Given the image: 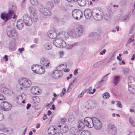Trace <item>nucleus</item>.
<instances>
[{
    "mask_svg": "<svg viewBox=\"0 0 135 135\" xmlns=\"http://www.w3.org/2000/svg\"><path fill=\"white\" fill-rule=\"evenodd\" d=\"M114 55H112L111 57L109 58L108 61H107V62L108 63L110 62H111L113 59V57Z\"/></svg>",
    "mask_w": 135,
    "mask_h": 135,
    "instance_id": "de8ad7c7",
    "label": "nucleus"
},
{
    "mask_svg": "<svg viewBox=\"0 0 135 135\" xmlns=\"http://www.w3.org/2000/svg\"><path fill=\"white\" fill-rule=\"evenodd\" d=\"M116 102L117 103L116 104L117 106L118 107L122 108V106L120 102L119 101H117Z\"/></svg>",
    "mask_w": 135,
    "mask_h": 135,
    "instance_id": "c03bdc74",
    "label": "nucleus"
},
{
    "mask_svg": "<svg viewBox=\"0 0 135 135\" xmlns=\"http://www.w3.org/2000/svg\"><path fill=\"white\" fill-rule=\"evenodd\" d=\"M40 63L42 65L45 66H48L50 62L46 58L42 57L41 59Z\"/></svg>",
    "mask_w": 135,
    "mask_h": 135,
    "instance_id": "a211bd4d",
    "label": "nucleus"
},
{
    "mask_svg": "<svg viewBox=\"0 0 135 135\" xmlns=\"http://www.w3.org/2000/svg\"><path fill=\"white\" fill-rule=\"evenodd\" d=\"M108 129L113 133H115L116 131V127L114 125L110 124L108 126Z\"/></svg>",
    "mask_w": 135,
    "mask_h": 135,
    "instance_id": "b1692460",
    "label": "nucleus"
},
{
    "mask_svg": "<svg viewBox=\"0 0 135 135\" xmlns=\"http://www.w3.org/2000/svg\"><path fill=\"white\" fill-rule=\"evenodd\" d=\"M7 34L9 37H12L14 40H16L18 38L17 34L14 28H12L10 30L8 29L7 31Z\"/></svg>",
    "mask_w": 135,
    "mask_h": 135,
    "instance_id": "1a4fd4ad",
    "label": "nucleus"
},
{
    "mask_svg": "<svg viewBox=\"0 0 135 135\" xmlns=\"http://www.w3.org/2000/svg\"><path fill=\"white\" fill-rule=\"evenodd\" d=\"M53 74H54V76L55 78H58L61 77L62 76V73L60 71H59L58 70H55L54 71Z\"/></svg>",
    "mask_w": 135,
    "mask_h": 135,
    "instance_id": "393cba45",
    "label": "nucleus"
},
{
    "mask_svg": "<svg viewBox=\"0 0 135 135\" xmlns=\"http://www.w3.org/2000/svg\"><path fill=\"white\" fill-rule=\"evenodd\" d=\"M19 85L25 88L30 87L31 84L30 80L27 78H24L20 79L18 81Z\"/></svg>",
    "mask_w": 135,
    "mask_h": 135,
    "instance_id": "39448f33",
    "label": "nucleus"
},
{
    "mask_svg": "<svg viewBox=\"0 0 135 135\" xmlns=\"http://www.w3.org/2000/svg\"><path fill=\"white\" fill-rule=\"evenodd\" d=\"M66 119L65 118H62L61 119V121L63 123H64L66 122Z\"/></svg>",
    "mask_w": 135,
    "mask_h": 135,
    "instance_id": "338daca9",
    "label": "nucleus"
},
{
    "mask_svg": "<svg viewBox=\"0 0 135 135\" xmlns=\"http://www.w3.org/2000/svg\"><path fill=\"white\" fill-rule=\"evenodd\" d=\"M76 79L75 78L73 80V81L71 82V83L70 84V86H72L73 84L74 83H75L76 82Z\"/></svg>",
    "mask_w": 135,
    "mask_h": 135,
    "instance_id": "13d9d810",
    "label": "nucleus"
},
{
    "mask_svg": "<svg viewBox=\"0 0 135 135\" xmlns=\"http://www.w3.org/2000/svg\"><path fill=\"white\" fill-rule=\"evenodd\" d=\"M86 0H78V3L79 6H85L86 3Z\"/></svg>",
    "mask_w": 135,
    "mask_h": 135,
    "instance_id": "2f4dec72",
    "label": "nucleus"
},
{
    "mask_svg": "<svg viewBox=\"0 0 135 135\" xmlns=\"http://www.w3.org/2000/svg\"><path fill=\"white\" fill-rule=\"evenodd\" d=\"M57 128L58 130L63 133H66L69 130L68 126L65 124L57 125Z\"/></svg>",
    "mask_w": 135,
    "mask_h": 135,
    "instance_id": "dca6fc26",
    "label": "nucleus"
},
{
    "mask_svg": "<svg viewBox=\"0 0 135 135\" xmlns=\"http://www.w3.org/2000/svg\"><path fill=\"white\" fill-rule=\"evenodd\" d=\"M99 62H97L95 63L93 65V67L94 68H97L99 65Z\"/></svg>",
    "mask_w": 135,
    "mask_h": 135,
    "instance_id": "49530a36",
    "label": "nucleus"
},
{
    "mask_svg": "<svg viewBox=\"0 0 135 135\" xmlns=\"http://www.w3.org/2000/svg\"><path fill=\"white\" fill-rule=\"evenodd\" d=\"M1 91L2 93L7 95H11L13 93L12 91L5 87L2 88L1 89Z\"/></svg>",
    "mask_w": 135,
    "mask_h": 135,
    "instance_id": "6ab92c4d",
    "label": "nucleus"
},
{
    "mask_svg": "<svg viewBox=\"0 0 135 135\" xmlns=\"http://www.w3.org/2000/svg\"><path fill=\"white\" fill-rule=\"evenodd\" d=\"M31 4L34 6H36L38 4V1L37 0H30Z\"/></svg>",
    "mask_w": 135,
    "mask_h": 135,
    "instance_id": "ea45409f",
    "label": "nucleus"
},
{
    "mask_svg": "<svg viewBox=\"0 0 135 135\" xmlns=\"http://www.w3.org/2000/svg\"><path fill=\"white\" fill-rule=\"evenodd\" d=\"M101 33V31L99 32V33L97 32H92L89 35V36H99L100 33Z\"/></svg>",
    "mask_w": 135,
    "mask_h": 135,
    "instance_id": "4c0bfd02",
    "label": "nucleus"
},
{
    "mask_svg": "<svg viewBox=\"0 0 135 135\" xmlns=\"http://www.w3.org/2000/svg\"><path fill=\"white\" fill-rule=\"evenodd\" d=\"M103 12L97 9H94L92 12V15L93 18L97 21L101 20L103 18Z\"/></svg>",
    "mask_w": 135,
    "mask_h": 135,
    "instance_id": "423d86ee",
    "label": "nucleus"
},
{
    "mask_svg": "<svg viewBox=\"0 0 135 135\" xmlns=\"http://www.w3.org/2000/svg\"><path fill=\"white\" fill-rule=\"evenodd\" d=\"M54 4L52 2H47L45 3V6L47 8L51 9L54 7Z\"/></svg>",
    "mask_w": 135,
    "mask_h": 135,
    "instance_id": "bb28decb",
    "label": "nucleus"
},
{
    "mask_svg": "<svg viewBox=\"0 0 135 135\" xmlns=\"http://www.w3.org/2000/svg\"><path fill=\"white\" fill-rule=\"evenodd\" d=\"M44 47L46 50H50L52 48L51 44L49 43H45L44 45Z\"/></svg>",
    "mask_w": 135,
    "mask_h": 135,
    "instance_id": "473e14b6",
    "label": "nucleus"
},
{
    "mask_svg": "<svg viewBox=\"0 0 135 135\" xmlns=\"http://www.w3.org/2000/svg\"><path fill=\"white\" fill-rule=\"evenodd\" d=\"M31 93L33 94H36L39 93L38 91L37 87L36 86H34L32 87L31 88Z\"/></svg>",
    "mask_w": 135,
    "mask_h": 135,
    "instance_id": "5701e85b",
    "label": "nucleus"
},
{
    "mask_svg": "<svg viewBox=\"0 0 135 135\" xmlns=\"http://www.w3.org/2000/svg\"><path fill=\"white\" fill-rule=\"evenodd\" d=\"M73 76V75L72 74H71L70 75L69 77H67L66 78V79L67 80H69L71 79Z\"/></svg>",
    "mask_w": 135,
    "mask_h": 135,
    "instance_id": "680f3d73",
    "label": "nucleus"
},
{
    "mask_svg": "<svg viewBox=\"0 0 135 135\" xmlns=\"http://www.w3.org/2000/svg\"><path fill=\"white\" fill-rule=\"evenodd\" d=\"M4 118V116L3 114L1 112L0 110V121L2 120Z\"/></svg>",
    "mask_w": 135,
    "mask_h": 135,
    "instance_id": "09e8293b",
    "label": "nucleus"
},
{
    "mask_svg": "<svg viewBox=\"0 0 135 135\" xmlns=\"http://www.w3.org/2000/svg\"><path fill=\"white\" fill-rule=\"evenodd\" d=\"M78 128L79 130V131L82 130L84 127L85 126L84 124L83 123V122L81 121H80L78 122Z\"/></svg>",
    "mask_w": 135,
    "mask_h": 135,
    "instance_id": "c756f323",
    "label": "nucleus"
},
{
    "mask_svg": "<svg viewBox=\"0 0 135 135\" xmlns=\"http://www.w3.org/2000/svg\"><path fill=\"white\" fill-rule=\"evenodd\" d=\"M72 16L74 19L78 20L82 18L83 14L80 10L76 9L72 11Z\"/></svg>",
    "mask_w": 135,
    "mask_h": 135,
    "instance_id": "6e6552de",
    "label": "nucleus"
},
{
    "mask_svg": "<svg viewBox=\"0 0 135 135\" xmlns=\"http://www.w3.org/2000/svg\"><path fill=\"white\" fill-rule=\"evenodd\" d=\"M24 25V22L22 20H19L17 21L16 27L19 30H22Z\"/></svg>",
    "mask_w": 135,
    "mask_h": 135,
    "instance_id": "aec40b11",
    "label": "nucleus"
},
{
    "mask_svg": "<svg viewBox=\"0 0 135 135\" xmlns=\"http://www.w3.org/2000/svg\"><path fill=\"white\" fill-rule=\"evenodd\" d=\"M47 115L46 114H44V116L42 117V119L43 120H45L46 119H47Z\"/></svg>",
    "mask_w": 135,
    "mask_h": 135,
    "instance_id": "e2e57ef3",
    "label": "nucleus"
},
{
    "mask_svg": "<svg viewBox=\"0 0 135 135\" xmlns=\"http://www.w3.org/2000/svg\"><path fill=\"white\" fill-rule=\"evenodd\" d=\"M48 36L51 38H56L58 35L56 32H49L48 34Z\"/></svg>",
    "mask_w": 135,
    "mask_h": 135,
    "instance_id": "cd10ccee",
    "label": "nucleus"
},
{
    "mask_svg": "<svg viewBox=\"0 0 135 135\" xmlns=\"http://www.w3.org/2000/svg\"><path fill=\"white\" fill-rule=\"evenodd\" d=\"M128 90L131 93H135V79L132 76L128 78Z\"/></svg>",
    "mask_w": 135,
    "mask_h": 135,
    "instance_id": "7ed1b4c3",
    "label": "nucleus"
},
{
    "mask_svg": "<svg viewBox=\"0 0 135 135\" xmlns=\"http://www.w3.org/2000/svg\"><path fill=\"white\" fill-rule=\"evenodd\" d=\"M16 9V7L15 5H11L9 6L8 13L1 14V18L3 20L7 21L10 19Z\"/></svg>",
    "mask_w": 135,
    "mask_h": 135,
    "instance_id": "f257e3e1",
    "label": "nucleus"
},
{
    "mask_svg": "<svg viewBox=\"0 0 135 135\" xmlns=\"http://www.w3.org/2000/svg\"><path fill=\"white\" fill-rule=\"evenodd\" d=\"M78 45L77 43H73L72 44H68L66 46H67V48L68 49H70L73 47L76 46Z\"/></svg>",
    "mask_w": 135,
    "mask_h": 135,
    "instance_id": "e433bc0d",
    "label": "nucleus"
},
{
    "mask_svg": "<svg viewBox=\"0 0 135 135\" xmlns=\"http://www.w3.org/2000/svg\"><path fill=\"white\" fill-rule=\"evenodd\" d=\"M31 16L34 22H37L38 20V17L36 13L31 15Z\"/></svg>",
    "mask_w": 135,
    "mask_h": 135,
    "instance_id": "c9c22d12",
    "label": "nucleus"
},
{
    "mask_svg": "<svg viewBox=\"0 0 135 135\" xmlns=\"http://www.w3.org/2000/svg\"><path fill=\"white\" fill-rule=\"evenodd\" d=\"M57 130V126L56 127L51 126L48 129V132L50 135H54L56 134Z\"/></svg>",
    "mask_w": 135,
    "mask_h": 135,
    "instance_id": "f3484780",
    "label": "nucleus"
},
{
    "mask_svg": "<svg viewBox=\"0 0 135 135\" xmlns=\"http://www.w3.org/2000/svg\"><path fill=\"white\" fill-rule=\"evenodd\" d=\"M86 106H87V108H90V107H91L90 105H89V103L88 102L86 103Z\"/></svg>",
    "mask_w": 135,
    "mask_h": 135,
    "instance_id": "774afa93",
    "label": "nucleus"
},
{
    "mask_svg": "<svg viewBox=\"0 0 135 135\" xmlns=\"http://www.w3.org/2000/svg\"><path fill=\"white\" fill-rule=\"evenodd\" d=\"M28 9L31 15L36 13L35 9L32 7L30 6L28 7Z\"/></svg>",
    "mask_w": 135,
    "mask_h": 135,
    "instance_id": "7c9ffc66",
    "label": "nucleus"
},
{
    "mask_svg": "<svg viewBox=\"0 0 135 135\" xmlns=\"http://www.w3.org/2000/svg\"><path fill=\"white\" fill-rule=\"evenodd\" d=\"M96 91V89H95L94 88L93 90V91H89L88 92H87V93H89V94H93Z\"/></svg>",
    "mask_w": 135,
    "mask_h": 135,
    "instance_id": "4d7b16f0",
    "label": "nucleus"
},
{
    "mask_svg": "<svg viewBox=\"0 0 135 135\" xmlns=\"http://www.w3.org/2000/svg\"><path fill=\"white\" fill-rule=\"evenodd\" d=\"M31 69L34 73L38 74H42L45 72V69L40 65L33 64L31 66Z\"/></svg>",
    "mask_w": 135,
    "mask_h": 135,
    "instance_id": "20e7f679",
    "label": "nucleus"
},
{
    "mask_svg": "<svg viewBox=\"0 0 135 135\" xmlns=\"http://www.w3.org/2000/svg\"><path fill=\"white\" fill-rule=\"evenodd\" d=\"M5 99V97L2 94H0V100H3Z\"/></svg>",
    "mask_w": 135,
    "mask_h": 135,
    "instance_id": "864d4df0",
    "label": "nucleus"
},
{
    "mask_svg": "<svg viewBox=\"0 0 135 135\" xmlns=\"http://www.w3.org/2000/svg\"><path fill=\"white\" fill-rule=\"evenodd\" d=\"M57 36L63 41L68 39L69 37V35L67 32L61 31L58 33Z\"/></svg>",
    "mask_w": 135,
    "mask_h": 135,
    "instance_id": "2eb2a0df",
    "label": "nucleus"
},
{
    "mask_svg": "<svg viewBox=\"0 0 135 135\" xmlns=\"http://www.w3.org/2000/svg\"><path fill=\"white\" fill-rule=\"evenodd\" d=\"M12 107L11 105L9 103L6 101L1 102V105L0 107L1 109L4 111L10 110Z\"/></svg>",
    "mask_w": 135,
    "mask_h": 135,
    "instance_id": "9b49d317",
    "label": "nucleus"
},
{
    "mask_svg": "<svg viewBox=\"0 0 135 135\" xmlns=\"http://www.w3.org/2000/svg\"><path fill=\"white\" fill-rule=\"evenodd\" d=\"M120 80V77L119 76H115L114 77L113 81L114 82V84L117 85L119 82Z\"/></svg>",
    "mask_w": 135,
    "mask_h": 135,
    "instance_id": "f704fd0d",
    "label": "nucleus"
},
{
    "mask_svg": "<svg viewBox=\"0 0 135 135\" xmlns=\"http://www.w3.org/2000/svg\"><path fill=\"white\" fill-rule=\"evenodd\" d=\"M134 40L133 38H131L129 39L128 40L127 43H128V44L130 43L131 42L134 41Z\"/></svg>",
    "mask_w": 135,
    "mask_h": 135,
    "instance_id": "603ef678",
    "label": "nucleus"
},
{
    "mask_svg": "<svg viewBox=\"0 0 135 135\" xmlns=\"http://www.w3.org/2000/svg\"><path fill=\"white\" fill-rule=\"evenodd\" d=\"M70 135H76L78 132V129L72 127L70 130Z\"/></svg>",
    "mask_w": 135,
    "mask_h": 135,
    "instance_id": "a878e982",
    "label": "nucleus"
},
{
    "mask_svg": "<svg viewBox=\"0 0 135 135\" xmlns=\"http://www.w3.org/2000/svg\"><path fill=\"white\" fill-rule=\"evenodd\" d=\"M83 30V27L81 25L79 26L74 30L71 31L70 35L73 38L79 37L82 35Z\"/></svg>",
    "mask_w": 135,
    "mask_h": 135,
    "instance_id": "f03ea898",
    "label": "nucleus"
},
{
    "mask_svg": "<svg viewBox=\"0 0 135 135\" xmlns=\"http://www.w3.org/2000/svg\"><path fill=\"white\" fill-rule=\"evenodd\" d=\"M62 66H64V64H62V65H59V66H58L57 67V70H61V69H60V68Z\"/></svg>",
    "mask_w": 135,
    "mask_h": 135,
    "instance_id": "bf43d9fd",
    "label": "nucleus"
},
{
    "mask_svg": "<svg viewBox=\"0 0 135 135\" xmlns=\"http://www.w3.org/2000/svg\"><path fill=\"white\" fill-rule=\"evenodd\" d=\"M93 117L92 118L89 117L85 118L84 119V124L87 127L91 128L94 126Z\"/></svg>",
    "mask_w": 135,
    "mask_h": 135,
    "instance_id": "ddd939ff",
    "label": "nucleus"
},
{
    "mask_svg": "<svg viewBox=\"0 0 135 135\" xmlns=\"http://www.w3.org/2000/svg\"><path fill=\"white\" fill-rule=\"evenodd\" d=\"M129 120L132 126L134 127L135 125V122L132 118H129Z\"/></svg>",
    "mask_w": 135,
    "mask_h": 135,
    "instance_id": "a19ab883",
    "label": "nucleus"
},
{
    "mask_svg": "<svg viewBox=\"0 0 135 135\" xmlns=\"http://www.w3.org/2000/svg\"><path fill=\"white\" fill-rule=\"evenodd\" d=\"M81 135H91V133L89 131L85 130L81 132Z\"/></svg>",
    "mask_w": 135,
    "mask_h": 135,
    "instance_id": "58836bf2",
    "label": "nucleus"
},
{
    "mask_svg": "<svg viewBox=\"0 0 135 135\" xmlns=\"http://www.w3.org/2000/svg\"><path fill=\"white\" fill-rule=\"evenodd\" d=\"M109 74V73L107 74L105 76L103 77L102 80L99 82L100 84H104L107 81V80L108 78V75Z\"/></svg>",
    "mask_w": 135,
    "mask_h": 135,
    "instance_id": "72a5a7b5",
    "label": "nucleus"
},
{
    "mask_svg": "<svg viewBox=\"0 0 135 135\" xmlns=\"http://www.w3.org/2000/svg\"><path fill=\"white\" fill-rule=\"evenodd\" d=\"M16 98L18 100H22V96L21 95L18 96Z\"/></svg>",
    "mask_w": 135,
    "mask_h": 135,
    "instance_id": "3c124183",
    "label": "nucleus"
},
{
    "mask_svg": "<svg viewBox=\"0 0 135 135\" xmlns=\"http://www.w3.org/2000/svg\"><path fill=\"white\" fill-rule=\"evenodd\" d=\"M24 50V49L23 48H19L18 49V50L20 51V53H21L22 51H23Z\"/></svg>",
    "mask_w": 135,
    "mask_h": 135,
    "instance_id": "69168bd1",
    "label": "nucleus"
},
{
    "mask_svg": "<svg viewBox=\"0 0 135 135\" xmlns=\"http://www.w3.org/2000/svg\"><path fill=\"white\" fill-rule=\"evenodd\" d=\"M106 50L105 49H104L99 54L100 55H103L105 53Z\"/></svg>",
    "mask_w": 135,
    "mask_h": 135,
    "instance_id": "8fccbe9b",
    "label": "nucleus"
},
{
    "mask_svg": "<svg viewBox=\"0 0 135 135\" xmlns=\"http://www.w3.org/2000/svg\"><path fill=\"white\" fill-rule=\"evenodd\" d=\"M59 54L60 55V57H61L62 56L64 55V52L62 51H60L59 52Z\"/></svg>",
    "mask_w": 135,
    "mask_h": 135,
    "instance_id": "0e129e2a",
    "label": "nucleus"
},
{
    "mask_svg": "<svg viewBox=\"0 0 135 135\" xmlns=\"http://www.w3.org/2000/svg\"><path fill=\"white\" fill-rule=\"evenodd\" d=\"M8 47L10 50L13 51L15 50L16 49L15 43L13 41H10L9 43Z\"/></svg>",
    "mask_w": 135,
    "mask_h": 135,
    "instance_id": "4be33fe9",
    "label": "nucleus"
},
{
    "mask_svg": "<svg viewBox=\"0 0 135 135\" xmlns=\"http://www.w3.org/2000/svg\"><path fill=\"white\" fill-rule=\"evenodd\" d=\"M39 11L43 15L46 16H50L51 15V12L47 8L44 7L41 4L39 7Z\"/></svg>",
    "mask_w": 135,
    "mask_h": 135,
    "instance_id": "9d476101",
    "label": "nucleus"
},
{
    "mask_svg": "<svg viewBox=\"0 0 135 135\" xmlns=\"http://www.w3.org/2000/svg\"><path fill=\"white\" fill-rule=\"evenodd\" d=\"M111 12H107L104 15V18L106 21H108L111 19Z\"/></svg>",
    "mask_w": 135,
    "mask_h": 135,
    "instance_id": "c85d7f7f",
    "label": "nucleus"
},
{
    "mask_svg": "<svg viewBox=\"0 0 135 135\" xmlns=\"http://www.w3.org/2000/svg\"><path fill=\"white\" fill-rule=\"evenodd\" d=\"M93 127L95 128L97 130H99L102 128V124L99 120L98 118L93 117Z\"/></svg>",
    "mask_w": 135,
    "mask_h": 135,
    "instance_id": "f8f14e48",
    "label": "nucleus"
},
{
    "mask_svg": "<svg viewBox=\"0 0 135 135\" xmlns=\"http://www.w3.org/2000/svg\"><path fill=\"white\" fill-rule=\"evenodd\" d=\"M109 97V94L108 92L105 93L103 95V97L104 99H108Z\"/></svg>",
    "mask_w": 135,
    "mask_h": 135,
    "instance_id": "79ce46f5",
    "label": "nucleus"
},
{
    "mask_svg": "<svg viewBox=\"0 0 135 135\" xmlns=\"http://www.w3.org/2000/svg\"><path fill=\"white\" fill-rule=\"evenodd\" d=\"M84 15L85 18L87 19H89L91 16L92 13L90 9H88L84 11Z\"/></svg>",
    "mask_w": 135,
    "mask_h": 135,
    "instance_id": "412c9836",
    "label": "nucleus"
},
{
    "mask_svg": "<svg viewBox=\"0 0 135 135\" xmlns=\"http://www.w3.org/2000/svg\"><path fill=\"white\" fill-rule=\"evenodd\" d=\"M68 120L71 122L74 121V117L72 115L70 116L68 118Z\"/></svg>",
    "mask_w": 135,
    "mask_h": 135,
    "instance_id": "a18cd8bd",
    "label": "nucleus"
},
{
    "mask_svg": "<svg viewBox=\"0 0 135 135\" xmlns=\"http://www.w3.org/2000/svg\"><path fill=\"white\" fill-rule=\"evenodd\" d=\"M120 5L121 6H124L126 5V2L124 1H122L120 2Z\"/></svg>",
    "mask_w": 135,
    "mask_h": 135,
    "instance_id": "5fc2aeb1",
    "label": "nucleus"
},
{
    "mask_svg": "<svg viewBox=\"0 0 135 135\" xmlns=\"http://www.w3.org/2000/svg\"><path fill=\"white\" fill-rule=\"evenodd\" d=\"M23 20L26 25L31 26L32 24V21L31 18L30 17L29 15L25 14L23 16Z\"/></svg>",
    "mask_w": 135,
    "mask_h": 135,
    "instance_id": "4468645a",
    "label": "nucleus"
},
{
    "mask_svg": "<svg viewBox=\"0 0 135 135\" xmlns=\"http://www.w3.org/2000/svg\"><path fill=\"white\" fill-rule=\"evenodd\" d=\"M53 43L56 46L59 48H63L66 46V42L59 37L53 41Z\"/></svg>",
    "mask_w": 135,
    "mask_h": 135,
    "instance_id": "0eeeda50",
    "label": "nucleus"
},
{
    "mask_svg": "<svg viewBox=\"0 0 135 135\" xmlns=\"http://www.w3.org/2000/svg\"><path fill=\"white\" fill-rule=\"evenodd\" d=\"M71 86H70V85H69V87H68V89L67 90V92H69L71 90V88L70 87Z\"/></svg>",
    "mask_w": 135,
    "mask_h": 135,
    "instance_id": "052dcab7",
    "label": "nucleus"
},
{
    "mask_svg": "<svg viewBox=\"0 0 135 135\" xmlns=\"http://www.w3.org/2000/svg\"><path fill=\"white\" fill-rule=\"evenodd\" d=\"M129 69L127 68H125L123 70L124 75H128L129 72Z\"/></svg>",
    "mask_w": 135,
    "mask_h": 135,
    "instance_id": "37998d69",
    "label": "nucleus"
},
{
    "mask_svg": "<svg viewBox=\"0 0 135 135\" xmlns=\"http://www.w3.org/2000/svg\"><path fill=\"white\" fill-rule=\"evenodd\" d=\"M78 70L77 69H76L74 73V74L75 75H76L78 73Z\"/></svg>",
    "mask_w": 135,
    "mask_h": 135,
    "instance_id": "6e6d98bb",
    "label": "nucleus"
}]
</instances>
